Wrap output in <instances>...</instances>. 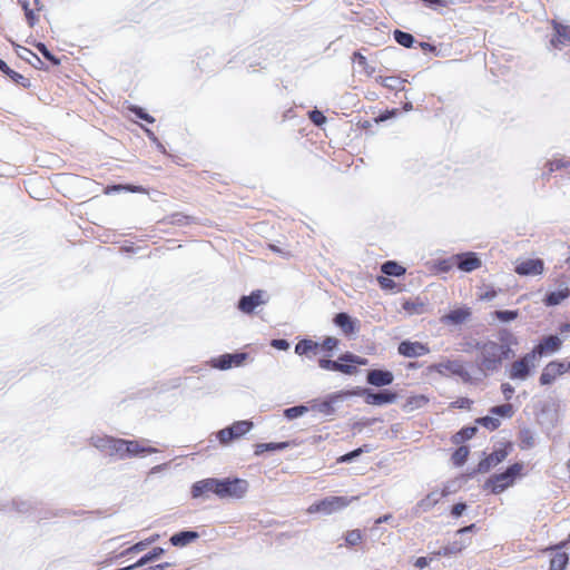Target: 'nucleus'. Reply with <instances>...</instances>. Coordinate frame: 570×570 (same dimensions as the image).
<instances>
[{"instance_id": "1", "label": "nucleus", "mask_w": 570, "mask_h": 570, "mask_svg": "<svg viewBox=\"0 0 570 570\" xmlns=\"http://www.w3.org/2000/svg\"><path fill=\"white\" fill-rule=\"evenodd\" d=\"M522 462H514L510 464L503 472L492 474L483 484V489H490L491 493L500 494L509 487L513 485L514 481L521 476L523 470Z\"/></svg>"}, {"instance_id": "2", "label": "nucleus", "mask_w": 570, "mask_h": 570, "mask_svg": "<svg viewBox=\"0 0 570 570\" xmlns=\"http://www.w3.org/2000/svg\"><path fill=\"white\" fill-rule=\"evenodd\" d=\"M218 499L239 500L243 499L249 489V483L245 479L238 476L217 478Z\"/></svg>"}, {"instance_id": "3", "label": "nucleus", "mask_w": 570, "mask_h": 570, "mask_svg": "<svg viewBox=\"0 0 570 570\" xmlns=\"http://www.w3.org/2000/svg\"><path fill=\"white\" fill-rule=\"evenodd\" d=\"M500 348L499 343L493 341L489 343L488 348L476 357L475 367L482 377H487L500 370Z\"/></svg>"}, {"instance_id": "4", "label": "nucleus", "mask_w": 570, "mask_h": 570, "mask_svg": "<svg viewBox=\"0 0 570 570\" xmlns=\"http://www.w3.org/2000/svg\"><path fill=\"white\" fill-rule=\"evenodd\" d=\"M513 445L510 441L503 442L499 448H495L490 454H485L483 452L484 458L478 463L476 468H474L468 475L469 478H473L478 473H487L491 470L492 466H495L503 462L507 456L512 451Z\"/></svg>"}, {"instance_id": "5", "label": "nucleus", "mask_w": 570, "mask_h": 570, "mask_svg": "<svg viewBox=\"0 0 570 570\" xmlns=\"http://www.w3.org/2000/svg\"><path fill=\"white\" fill-rule=\"evenodd\" d=\"M253 428L254 422L252 420L235 421L226 428L218 430L215 435L219 444L226 446L249 433Z\"/></svg>"}, {"instance_id": "6", "label": "nucleus", "mask_w": 570, "mask_h": 570, "mask_svg": "<svg viewBox=\"0 0 570 570\" xmlns=\"http://www.w3.org/2000/svg\"><path fill=\"white\" fill-rule=\"evenodd\" d=\"M431 372H436L438 374L445 376L446 372L452 375L459 376L463 383L471 384L473 383V377L468 371L464 362L460 360H446L444 362L434 363L429 366Z\"/></svg>"}, {"instance_id": "7", "label": "nucleus", "mask_w": 570, "mask_h": 570, "mask_svg": "<svg viewBox=\"0 0 570 570\" xmlns=\"http://www.w3.org/2000/svg\"><path fill=\"white\" fill-rule=\"evenodd\" d=\"M347 356H350V352L346 351L338 355L336 360H331V354H325L317 360V364L320 368L330 371V372H338L344 375H355L358 373L357 368H354L350 365V361H347Z\"/></svg>"}, {"instance_id": "8", "label": "nucleus", "mask_w": 570, "mask_h": 570, "mask_svg": "<svg viewBox=\"0 0 570 570\" xmlns=\"http://www.w3.org/2000/svg\"><path fill=\"white\" fill-rule=\"evenodd\" d=\"M537 357L531 351L519 357L511 364L509 377L511 380L525 381L535 368Z\"/></svg>"}, {"instance_id": "9", "label": "nucleus", "mask_w": 570, "mask_h": 570, "mask_svg": "<svg viewBox=\"0 0 570 570\" xmlns=\"http://www.w3.org/2000/svg\"><path fill=\"white\" fill-rule=\"evenodd\" d=\"M248 357V353L236 351L234 353H224L218 355L217 357H213L209 363L214 368L226 371L232 368L233 366H242Z\"/></svg>"}, {"instance_id": "10", "label": "nucleus", "mask_w": 570, "mask_h": 570, "mask_svg": "<svg viewBox=\"0 0 570 570\" xmlns=\"http://www.w3.org/2000/svg\"><path fill=\"white\" fill-rule=\"evenodd\" d=\"M450 494V490L448 487H444L442 491L433 490L428 493L423 499H421L411 510L413 517L417 518L422 513L430 511L434 508L441 499L448 497Z\"/></svg>"}, {"instance_id": "11", "label": "nucleus", "mask_w": 570, "mask_h": 570, "mask_svg": "<svg viewBox=\"0 0 570 570\" xmlns=\"http://www.w3.org/2000/svg\"><path fill=\"white\" fill-rule=\"evenodd\" d=\"M266 292L263 289H254L248 295H242L237 302V308L246 314L250 315L255 312V309L267 303V298L264 296Z\"/></svg>"}, {"instance_id": "12", "label": "nucleus", "mask_w": 570, "mask_h": 570, "mask_svg": "<svg viewBox=\"0 0 570 570\" xmlns=\"http://www.w3.org/2000/svg\"><path fill=\"white\" fill-rule=\"evenodd\" d=\"M564 373H569V370L567 368V364L561 360H553L550 361L542 370L540 377H539V384L541 386H548L554 383V381L562 376Z\"/></svg>"}, {"instance_id": "13", "label": "nucleus", "mask_w": 570, "mask_h": 570, "mask_svg": "<svg viewBox=\"0 0 570 570\" xmlns=\"http://www.w3.org/2000/svg\"><path fill=\"white\" fill-rule=\"evenodd\" d=\"M217 478H206L196 481L190 487V495L193 499L208 500L210 494L218 498Z\"/></svg>"}, {"instance_id": "14", "label": "nucleus", "mask_w": 570, "mask_h": 570, "mask_svg": "<svg viewBox=\"0 0 570 570\" xmlns=\"http://www.w3.org/2000/svg\"><path fill=\"white\" fill-rule=\"evenodd\" d=\"M551 26L553 33L550 38V45L559 50L570 46V24L553 19Z\"/></svg>"}, {"instance_id": "15", "label": "nucleus", "mask_w": 570, "mask_h": 570, "mask_svg": "<svg viewBox=\"0 0 570 570\" xmlns=\"http://www.w3.org/2000/svg\"><path fill=\"white\" fill-rule=\"evenodd\" d=\"M430 346L419 341L403 340L397 346V353L403 357L415 358L430 353Z\"/></svg>"}, {"instance_id": "16", "label": "nucleus", "mask_w": 570, "mask_h": 570, "mask_svg": "<svg viewBox=\"0 0 570 570\" xmlns=\"http://www.w3.org/2000/svg\"><path fill=\"white\" fill-rule=\"evenodd\" d=\"M333 324L338 327L347 337H353L360 330V321L352 317L346 312H338L332 320Z\"/></svg>"}, {"instance_id": "17", "label": "nucleus", "mask_w": 570, "mask_h": 570, "mask_svg": "<svg viewBox=\"0 0 570 570\" xmlns=\"http://www.w3.org/2000/svg\"><path fill=\"white\" fill-rule=\"evenodd\" d=\"M343 394L334 392L325 396L324 400H313L309 410L318 412L325 416H331L336 412L335 404L342 401Z\"/></svg>"}, {"instance_id": "18", "label": "nucleus", "mask_w": 570, "mask_h": 570, "mask_svg": "<svg viewBox=\"0 0 570 570\" xmlns=\"http://www.w3.org/2000/svg\"><path fill=\"white\" fill-rule=\"evenodd\" d=\"M562 346V340L558 335H544L539 343L531 350L535 357L558 352Z\"/></svg>"}, {"instance_id": "19", "label": "nucleus", "mask_w": 570, "mask_h": 570, "mask_svg": "<svg viewBox=\"0 0 570 570\" xmlns=\"http://www.w3.org/2000/svg\"><path fill=\"white\" fill-rule=\"evenodd\" d=\"M452 258L456 267L465 273H471L482 265L481 258L474 252L459 253L453 255Z\"/></svg>"}, {"instance_id": "20", "label": "nucleus", "mask_w": 570, "mask_h": 570, "mask_svg": "<svg viewBox=\"0 0 570 570\" xmlns=\"http://www.w3.org/2000/svg\"><path fill=\"white\" fill-rule=\"evenodd\" d=\"M348 504V500L345 497H328L313 504V510L325 514H331L345 508Z\"/></svg>"}, {"instance_id": "21", "label": "nucleus", "mask_w": 570, "mask_h": 570, "mask_svg": "<svg viewBox=\"0 0 570 570\" xmlns=\"http://www.w3.org/2000/svg\"><path fill=\"white\" fill-rule=\"evenodd\" d=\"M394 374L386 368H373L366 373V383L375 387H385L393 383Z\"/></svg>"}, {"instance_id": "22", "label": "nucleus", "mask_w": 570, "mask_h": 570, "mask_svg": "<svg viewBox=\"0 0 570 570\" xmlns=\"http://www.w3.org/2000/svg\"><path fill=\"white\" fill-rule=\"evenodd\" d=\"M543 271L544 262L541 258H528L514 267V272L520 276H537L541 275Z\"/></svg>"}, {"instance_id": "23", "label": "nucleus", "mask_w": 570, "mask_h": 570, "mask_svg": "<svg viewBox=\"0 0 570 570\" xmlns=\"http://www.w3.org/2000/svg\"><path fill=\"white\" fill-rule=\"evenodd\" d=\"M40 502L35 499H13L10 503L3 504L2 511H11L14 510L20 514H31L32 512L38 510Z\"/></svg>"}, {"instance_id": "24", "label": "nucleus", "mask_w": 570, "mask_h": 570, "mask_svg": "<svg viewBox=\"0 0 570 570\" xmlns=\"http://www.w3.org/2000/svg\"><path fill=\"white\" fill-rule=\"evenodd\" d=\"M472 315V311L468 306L458 307L451 309L449 313L444 314L440 321L445 325H461L466 322Z\"/></svg>"}, {"instance_id": "25", "label": "nucleus", "mask_w": 570, "mask_h": 570, "mask_svg": "<svg viewBox=\"0 0 570 570\" xmlns=\"http://www.w3.org/2000/svg\"><path fill=\"white\" fill-rule=\"evenodd\" d=\"M397 397L399 394L390 389L372 390L367 404L375 406L389 405L395 403Z\"/></svg>"}, {"instance_id": "26", "label": "nucleus", "mask_w": 570, "mask_h": 570, "mask_svg": "<svg viewBox=\"0 0 570 570\" xmlns=\"http://www.w3.org/2000/svg\"><path fill=\"white\" fill-rule=\"evenodd\" d=\"M199 538V533L195 530H181L176 533H174L169 538V542L174 547H186L189 543L196 541Z\"/></svg>"}, {"instance_id": "27", "label": "nucleus", "mask_w": 570, "mask_h": 570, "mask_svg": "<svg viewBox=\"0 0 570 570\" xmlns=\"http://www.w3.org/2000/svg\"><path fill=\"white\" fill-rule=\"evenodd\" d=\"M117 438L108 436V435H94L90 438V444L95 446L100 452L112 456L114 444L116 443Z\"/></svg>"}, {"instance_id": "28", "label": "nucleus", "mask_w": 570, "mask_h": 570, "mask_svg": "<svg viewBox=\"0 0 570 570\" xmlns=\"http://www.w3.org/2000/svg\"><path fill=\"white\" fill-rule=\"evenodd\" d=\"M320 351V343L311 338H301L295 345V354L299 356L316 355Z\"/></svg>"}, {"instance_id": "29", "label": "nucleus", "mask_w": 570, "mask_h": 570, "mask_svg": "<svg viewBox=\"0 0 570 570\" xmlns=\"http://www.w3.org/2000/svg\"><path fill=\"white\" fill-rule=\"evenodd\" d=\"M570 296V288L564 285L562 288L550 291L544 295L543 304L548 307L557 306Z\"/></svg>"}, {"instance_id": "30", "label": "nucleus", "mask_w": 570, "mask_h": 570, "mask_svg": "<svg viewBox=\"0 0 570 570\" xmlns=\"http://www.w3.org/2000/svg\"><path fill=\"white\" fill-rule=\"evenodd\" d=\"M289 445H291V442H288V441L256 443L254 445V454L256 456H261L266 452L283 451V450L289 448Z\"/></svg>"}, {"instance_id": "31", "label": "nucleus", "mask_w": 570, "mask_h": 570, "mask_svg": "<svg viewBox=\"0 0 570 570\" xmlns=\"http://www.w3.org/2000/svg\"><path fill=\"white\" fill-rule=\"evenodd\" d=\"M0 71L11 79L17 85H20L23 88H29L31 82L28 78L23 77L21 73L11 69L4 60L0 58Z\"/></svg>"}, {"instance_id": "32", "label": "nucleus", "mask_w": 570, "mask_h": 570, "mask_svg": "<svg viewBox=\"0 0 570 570\" xmlns=\"http://www.w3.org/2000/svg\"><path fill=\"white\" fill-rule=\"evenodd\" d=\"M468 542L465 540H454L453 542H450L449 544L442 547L440 550L433 552V556L435 558L440 557H450L453 554L460 553L463 549L468 547Z\"/></svg>"}, {"instance_id": "33", "label": "nucleus", "mask_w": 570, "mask_h": 570, "mask_svg": "<svg viewBox=\"0 0 570 570\" xmlns=\"http://www.w3.org/2000/svg\"><path fill=\"white\" fill-rule=\"evenodd\" d=\"M128 455L129 458H142L147 454L157 453L158 449L154 446L140 445L136 440H128Z\"/></svg>"}, {"instance_id": "34", "label": "nucleus", "mask_w": 570, "mask_h": 570, "mask_svg": "<svg viewBox=\"0 0 570 570\" xmlns=\"http://www.w3.org/2000/svg\"><path fill=\"white\" fill-rule=\"evenodd\" d=\"M553 550H556V552L550 559L549 570H566V567L569 562V554L562 551V549H559L558 544L553 548Z\"/></svg>"}, {"instance_id": "35", "label": "nucleus", "mask_w": 570, "mask_h": 570, "mask_svg": "<svg viewBox=\"0 0 570 570\" xmlns=\"http://www.w3.org/2000/svg\"><path fill=\"white\" fill-rule=\"evenodd\" d=\"M478 431L479 429L476 425L463 426L452 435L451 442L455 445L462 444L465 441L471 440L476 434Z\"/></svg>"}, {"instance_id": "36", "label": "nucleus", "mask_w": 570, "mask_h": 570, "mask_svg": "<svg viewBox=\"0 0 570 570\" xmlns=\"http://www.w3.org/2000/svg\"><path fill=\"white\" fill-rule=\"evenodd\" d=\"M381 273L389 277H400L406 273V268L396 261H386L381 265Z\"/></svg>"}, {"instance_id": "37", "label": "nucleus", "mask_w": 570, "mask_h": 570, "mask_svg": "<svg viewBox=\"0 0 570 570\" xmlns=\"http://www.w3.org/2000/svg\"><path fill=\"white\" fill-rule=\"evenodd\" d=\"M429 397L424 394L411 395L406 399L402 409L404 412H413L424 407L429 403Z\"/></svg>"}, {"instance_id": "38", "label": "nucleus", "mask_w": 570, "mask_h": 570, "mask_svg": "<svg viewBox=\"0 0 570 570\" xmlns=\"http://www.w3.org/2000/svg\"><path fill=\"white\" fill-rule=\"evenodd\" d=\"M374 450L371 444H363L362 446L354 449L337 459L340 463H352L364 453H370Z\"/></svg>"}, {"instance_id": "39", "label": "nucleus", "mask_w": 570, "mask_h": 570, "mask_svg": "<svg viewBox=\"0 0 570 570\" xmlns=\"http://www.w3.org/2000/svg\"><path fill=\"white\" fill-rule=\"evenodd\" d=\"M393 39L397 45L406 49L413 48L414 45L417 42L412 33L400 29H395L393 31Z\"/></svg>"}, {"instance_id": "40", "label": "nucleus", "mask_w": 570, "mask_h": 570, "mask_svg": "<svg viewBox=\"0 0 570 570\" xmlns=\"http://www.w3.org/2000/svg\"><path fill=\"white\" fill-rule=\"evenodd\" d=\"M539 420L541 423L546 421L550 425L554 426L557 422V413L556 410L552 409V405L550 403L544 402L540 405Z\"/></svg>"}, {"instance_id": "41", "label": "nucleus", "mask_w": 570, "mask_h": 570, "mask_svg": "<svg viewBox=\"0 0 570 570\" xmlns=\"http://www.w3.org/2000/svg\"><path fill=\"white\" fill-rule=\"evenodd\" d=\"M424 302L416 297L415 299H405L402 303V308L410 315H420L424 312Z\"/></svg>"}, {"instance_id": "42", "label": "nucleus", "mask_w": 570, "mask_h": 570, "mask_svg": "<svg viewBox=\"0 0 570 570\" xmlns=\"http://www.w3.org/2000/svg\"><path fill=\"white\" fill-rule=\"evenodd\" d=\"M470 454V448L468 445H460L454 450V452L451 455V461L454 466H462Z\"/></svg>"}, {"instance_id": "43", "label": "nucleus", "mask_w": 570, "mask_h": 570, "mask_svg": "<svg viewBox=\"0 0 570 570\" xmlns=\"http://www.w3.org/2000/svg\"><path fill=\"white\" fill-rule=\"evenodd\" d=\"M35 48L42 55V57L49 61L52 66H59L61 63V60L59 57H57L56 55H53L49 49L48 47L46 46V43L43 42H40V41H33L31 42Z\"/></svg>"}, {"instance_id": "44", "label": "nucleus", "mask_w": 570, "mask_h": 570, "mask_svg": "<svg viewBox=\"0 0 570 570\" xmlns=\"http://www.w3.org/2000/svg\"><path fill=\"white\" fill-rule=\"evenodd\" d=\"M520 448L529 450L534 446V433L529 428H523L519 431Z\"/></svg>"}, {"instance_id": "45", "label": "nucleus", "mask_w": 570, "mask_h": 570, "mask_svg": "<svg viewBox=\"0 0 570 570\" xmlns=\"http://www.w3.org/2000/svg\"><path fill=\"white\" fill-rule=\"evenodd\" d=\"M371 391H372V389H368V387L355 386L352 390L337 391V393L343 394L342 401L348 396H361V397H364V401L367 404V400H370Z\"/></svg>"}, {"instance_id": "46", "label": "nucleus", "mask_w": 570, "mask_h": 570, "mask_svg": "<svg viewBox=\"0 0 570 570\" xmlns=\"http://www.w3.org/2000/svg\"><path fill=\"white\" fill-rule=\"evenodd\" d=\"M165 553V549L161 547H155L138 559L137 566H146L150 562L158 560Z\"/></svg>"}, {"instance_id": "47", "label": "nucleus", "mask_w": 570, "mask_h": 570, "mask_svg": "<svg viewBox=\"0 0 570 570\" xmlns=\"http://www.w3.org/2000/svg\"><path fill=\"white\" fill-rule=\"evenodd\" d=\"M308 410H309V406L304 405V404H299V405L286 407L283 411V415H284L285 419L291 421V420H294V419L303 416L306 412H308Z\"/></svg>"}, {"instance_id": "48", "label": "nucleus", "mask_w": 570, "mask_h": 570, "mask_svg": "<svg viewBox=\"0 0 570 570\" xmlns=\"http://www.w3.org/2000/svg\"><path fill=\"white\" fill-rule=\"evenodd\" d=\"M475 425H481L483 426L484 429L489 430V431H495L500 428L501 425V422L498 417H493L491 415H485V416H481V417H478L475 420Z\"/></svg>"}, {"instance_id": "49", "label": "nucleus", "mask_w": 570, "mask_h": 570, "mask_svg": "<svg viewBox=\"0 0 570 570\" xmlns=\"http://www.w3.org/2000/svg\"><path fill=\"white\" fill-rule=\"evenodd\" d=\"M493 316L502 323H509L514 321L519 316L518 309H497L493 312Z\"/></svg>"}, {"instance_id": "50", "label": "nucleus", "mask_w": 570, "mask_h": 570, "mask_svg": "<svg viewBox=\"0 0 570 570\" xmlns=\"http://www.w3.org/2000/svg\"><path fill=\"white\" fill-rule=\"evenodd\" d=\"M489 412L500 417H511L513 415V406L510 403L494 405L490 407Z\"/></svg>"}, {"instance_id": "51", "label": "nucleus", "mask_w": 570, "mask_h": 570, "mask_svg": "<svg viewBox=\"0 0 570 570\" xmlns=\"http://www.w3.org/2000/svg\"><path fill=\"white\" fill-rule=\"evenodd\" d=\"M128 440L126 439H117L114 444L112 456L117 455L120 460L129 458L128 455Z\"/></svg>"}, {"instance_id": "52", "label": "nucleus", "mask_w": 570, "mask_h": 570, "mask_svg": "<svg viewBox=\"0 0 570 570\" xmlns=\"http://www.w3.org/2000/svg\"><path fill=\"white\" fill-rule=\"evenodd\" d=\"M128 110L138 119H141L147 124H154L156 120L150 114H148L142 107L138 105H129Z\"/></svg>"}, {"instance_id": "53", "label": "nucleus", "mask_w": 570, "mask_h": 570, "mask_svg": "<svg viewBox=\"0 0 570 570\" xmlns=\"http://www.w3.org/2000/svg\"><path fill=\"white\" fill-rule=\"evenodd\" d=\"M341 341L338 338L334 336H326L322 343H320V350L332 355L333 351L338 347Z\"/></svg>"}, {"instance_id": "54", "label": "nucleus", "mask_w": 570, "mask_h": 570, "mask_svg": "<svg viewBox=\"0 0 570 570\" xmlns=\"http://www.w3.org/2000/svg\"><path fill=\"white\" fill-rule=\"evenodd\" d=\"M499 344L517 345L518 340L514 334L508 328H501L498 332Z\"/></svg>"}, {"instance_id": "55", "label": "nucleus", "mask_w": 570, "mask_h": 570, "mask_svg": "<svg viewBox=\"0 0 570 570\" xmlns=\"http://www.w3.org/2000/svg\"><path fill=\"white\" fill-rule=\"evenodd\" d=\"M376 282L381 289L386 292H394V289L397 287V284L389 276L379 275L376 276Z\"/></svg>"}, {"instance_id": "56", "label": "nucleus", "mask_w": 570, "mask_h": 570, "mask_svg": "<svg viewBox=\"0 0 570 570\" xmlns=\"http://www.w3.org/2000/svg\"><path fill=\"white\" fill-rule=\"evenodd\" d=\"M362 540V532L358 529L347 531L345 534V543L347 547H354Z\"/></svg>"}, {"instance_id": "57", "label": "nucleus", "mask_w": 570, "mask_h": 570, "mask_svg": "<svg viewBox=\"0 0 570 570\" xmlns=\"http://www.w3.org/2000/svg\"><path fill=\"white\" fill-rule=\"evenodd\" d=\"M308 118L317 127L323 126L327 121L325 115L316 108L308 111Z\"/></svg>"}, {"instance_id": "58", "label": "nucleus", "mask_w": 570, "mask_h": 570, "mask_svg": "<svg viewBox=\"0 0 570 570\" xmlns=\"http://www.w3.org/2000/svg\"><path fill=\"white\" fill-rule=\"evenodd\" d=\"M142 130L145 131L146 136L148 137V139L156 145V148L161 153V154H166V148L165 146L160 142V140L158 139V137L155 135V132L147 128V127H142Z\"/></svg>"}, {"instance_id": "59", "label": "nucleus", "mask_w": 570, "mask_h": 570, "mask_svg": "<svg viewBox=\"0 0 570 570\" xmlns=\"http://www.w3.org/2000/svg\"><path fill=\"white\" fill-rule=\"evenodd\" d=\"M190 220H191L190 216H187V215L181 214V213H174L170 216V223L174 224V225H177V226L188 225L190 223Z\"/></svg>"}, {"instance_id": "60", "label": "nucleus", "mask_w": 570, "mask_h": 570, "mask_svg": "<svg viewBox=\"0 0 570 570\" xmlns=\"http://www.w3.org/2000/svg\"><path fill=\"white\" fill-rule=\"evenodd\" d=\"M347 361H350V365L353 366L354 368H357L358 366H365L368 364V360L366 357H362L352 352H350Z\"/></svg>"}, {"instance_id": "61", "label": "nucleus", "mask_w": 570, "mask_h": 570, "mask_svg": "<svg viewBox=\"0 0 570 570\" xmlns=\"http://www.w3.org/2000/svg\"><path fill=\"white\" fill-rule=\"evenodd\" d=\"M147 546H148V542L139 541V542L132 544L131 547L127 548L126 550H124L119 554V557H125V556H128L131 553H138V552L145 550Z\"/></svg>"}, {"instance_id": "62", "label": "nucleus", "mask_w": 570, "mask_h": 570, "mask_svg": "<svg viewBox=\"0 0 570 570\" xmlns=\"http://www.w3.org/2000/svg\"><path fill=\"white\" fill-rule=\"evenodd\" d=\"M499 347H501L500 351H499L501 363L504 360H510V358H512L514 356V351L512 348V345L499 344Z\"/></svg>"}, {"instance_id": "63", "label": "nucleus", "mask_w": 570, "mask_h": 570, "mask_svg": "<svg viewBox=\"0 0 570 570\" xmlns=\"http://www.w3.org/2000/svg\"><path fill=\"white\" fill-rule=\"evenodd\" d=\"M468 504L465 502H458L452 505L451 508V515L454 519H459L463 515V513L466 511Z\"/></svg>"}, {"instance_id": "64", "label": "nucleus", "mask_w": 570, "mask_h": 570, "mask_svg": "<svg viewBox=\"0 0 570 570\" xmlns=\"http://www.w3.org/2000/svg\"><path fill=\"white\" fill-rule=\"evenodd\" d=\"M453 263H454V261L452 257L440 259L436 263L438 271L441 273H449L453 267Z\"/></svg>"}]
</instances>
